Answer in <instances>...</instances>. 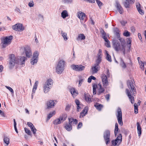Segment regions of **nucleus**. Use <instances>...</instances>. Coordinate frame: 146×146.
<instances>
[{
	"mask_svg": "<svg viewBox=\"0 0 146 146\" xmlns=\"http://www.w3.org/2000/svg\"><path fill=\"white\" fill-rule=\"evenodd\" d=\"M113 31L114 34L117 36V39L119 40L121 43V45L117 40L114 39L112 40L113 47L116 51H117L119 50L122 51L124 54H125L126 46L125 40L124 39L120 37L119 30L117 28L114 29Z\"/></svg>",
	"mask_w": 146,
	"mask_h": 146,
	"instance_id": "1",
	"label": "nucleus"
},
{
	"mask_svg": "<svg viewBox=\"0 0 146 146\" xmlns=\"http://www.w3.org/2000/svg\"><path fill=\"white\" fill-rule=\"evenodd\" d=\"M10 60L9 66L10 68L13 67L15 64H17L19 62V64L23 65L25 64V61L27 59L26 57L23 56L21 57L19 61L18 59L16 58L14 54H11L10 56Z\"/></svg>",
	"mask_w": 146,
	"mask_h": 146,
	"instance_id": "2",
	"label": "nucleus"
},
{
	"mask_svg": "<svg viewBox=\"0 0 146 146\" xmlns=\"http://www.w3.org/2000/svg\"><path fill=\"white\" fill-rule=\"evenodd\" d=\"M13 38L12 36H9L4 37L1 39L2 47L3 48H5L7 46L10 44L11 40Z\"/></svg>",
	"mask_w": 146,
	"mask_h": 146,
	"instance_id": "3",
	"label": "nucleus"
},
{
	"mask_svg": "<svg viewBox=\"0 0 146 146\" xmlns=\"http://www.w3.org/2000/svg\"><path fill=\"white\" fill-rule=\"evenodd\" d=\"M53 83V80L51 78H49L47 80L43 87V91L45 93H46L50 91Z\"/></svg>",
	"mask_w": 146,
	"mask_h": 146,
	"instance_id": "4",
	"label": "nucleus"
},
{
	"mask_svg": "<svg viewBox=\"0 0 146 146\" xmlns=\"http://www.w3.org/2000/svg\"><path fill=\"white\" fill-rule=\"evenodd\" d=\"M65 61L63 60H60L58 63L56 68V72L59 74H61L64 70V65Z\"/></svg>",
	"mask_w": 146,
	"mask_h": 146,
	"instance_id": "5",
	"label": "nucleus"
},
{
	"mask_svg": "<svg viewBox=\"0 0 146 146\" xmlns=\"http://www.w3.org/2000/svg\"><path fill=\"white\" fill-rule=\"evenodd\" d=\"M103 137L106 144L108 145L110 141V131L108 130L105 131L103 134Z\"/></svg>",
	"mask_w": 146,
	"mask_h": 146,
	"instance_id": "6",
	"label": "nucleus"
},
{
	"mask_svg": "<svg viewBox=\"0 0 146 146\" xmlns=\"http://www.w3.org/2000/svg\"><path fill=\"white\" fill-rule=\"evenodd\" d=\"M117 118L118 123L119 125H123V123L122 120V114L121 109L118 107L117 110Z\"/></svg>",
	"mask_w": 146,
	"mask_h": 146,
	"instance_id": "7",
	"label": "nucleus"
},
{
	"mask_svg": "<svg viewBox=\"0 0 146 146\" xmlns=\"http://www.w3.org/2000/svg\"><path fill=\"white\" fill-rule=\"evenodd\" d=\"M122 135L119 134L115 140L111 141L112 144L113 145H119L122 141Z\"/></svg>",
	"mask_w": 146,
	"mask_h": 146,
	"instance_id": "8",
	"label": "nucleus"
},
{
	"mask_svg": "<svg viewBox=\"0 0 146 146\" xmlns=\"http://www.w3.org/2000/svg\"><path fill=\"white\" fill-rule=\"evenodd\" d=\"M70 67L73 70L77 71H82L85 68L84 66L81 65L72 64Z\"/></svg>",
	"mask_w": 146,
	"mask_h": 146,
	"instance_id": "9",
	"label": "nucleus"
},
{
	"mask_svg": "<svg viewBox=\"0 0 146 146\" xmlns=\"http://www.w3.org/2000/svg\"><path fill=\"white\" fill-rule=\"evenodd\" d=\"M127 84L128 88L132 91L133 94L136 93V90L133 86L134 83L132 80H129L127 81Z\"/></svg>",
	"mask_w": 146,
	"mask_h": 146,
	"instance_id": "10",
	"label": "nucleus"
},
{
	"mask_svg": "<svg viewBox=\"0 0 146 146\" xmlns=\"http://www.w3.org/2000/svg\"><path fill=\"white\" fill-rule=\"evenodd\" d=\"M101 76L103 86L104 87L106 88L108 85L107 77L104 74H102Z\"/></svg>",
	"mask_w": 146,
	"mask_h": 146,
	"instance_id": "11",
	"label": "nucleus"
},
{
	"mask_svg": "<svg viewBox=\"0 0 146 146\" xmlns=\"http://www.w3.org/2000/svg\"><path fill=\"white\" fill-rule=\"evenodd\" d=\"M24 50L27 57L30 58L32 56V52L30 47L28 46H26L25 47Z\"/></svg>",
	"mask_w": 146,
	"mask_h": 146,
	"instance_id": "12",
	"label": "nucleus"
},
{
	"mask_svg": "<svg viewBox=\"0 0 146 146\" xmlns=\"http://www.w3.org/2000/svg\"><path fill=\"white\" fill-rule=\"evenodd\" d=\"M12 28L14 30L21 31L24 30V28L23 27L22 25L21 24H17L12 27Z\"/></svg>",
	"mask_w": 146,
	"mask_h": 146,
	"instance_id": "13",
	"label": "nucleus"
},
{
	"mask_svg": "<svg viewBox=\"0 0 146 146\" xmlns=\"http://www.w3.org/2000/svg\"><path fill=\"white\" fill-rule=\"evenodd\" d=\"M56 103V102L55 100H50L48 101L47 103V108L49 109L53 108Z\"/></svg>",
	"mask_w": 146,
	"mask_h": 146,
	"instance_id": "14",
	"label": "nucleus"
},
{
	"mask_svg": "<svg viewBox=\"0 0 146 146\" xmlns=\"http://www.w3.org/2000/svg\"><path fill=\"white\" fill-rule=\"evenodd\" d=\"M100 68V67L99 65L94 64L92 67L91 70L93 74H96L98 72Z\"/></svg>",
	"mask_w": 146,
	"mask_h": 146,
	"instance_id": "15",
	"label": "nucleus"
},
{
	"mask_svg": "<svg viewBox=\"0 0 146 146\" xmlns=\"http://www.w3.org/2000/svg\"><path fill=\"white\" fill-rule=\"evenodd\" d=\"M126 92L131 103L132 104L134 102V98L133 96H131V93L132 94V92L131 91H130L128 89L126 90Z\"/></svg>",
	"mask_w": 146,
	"mask_h": 146,
	"instance_id": "16",
	"label": "nucleus"
},
{
	"mask_svg": "<svg viewBox=\"0 0 146 146\" xmlns=\"http://www.w3.org/2000/svg\"><path fill=\"white\" fill-rule=\"evenodd\" d=\"M72 119H69V123H66L65 125L64 128L66 129L68 131H71L72 128Z\"/></svg>",
	"mask_w": 146,
	"mask_h": 146,
	"instance_id": "17",
	"label": "nucleus"
},
{
	"mask_svg": "<svg viewBox=\"0 0 146 146\" xmlns=\"http://www.w3.org/2000/svg\"><path fill=\"white\" fill-rule=\"evenodd\" d=\"M27 125L29 127L31 131L33 132V133L35 135L36 134V130L33 125L30 122H28L27 123Z\"/></svg>",
	"mask_w": 146,
	"mask_h": 146,
	"instance_id": "18",
	"label": "nucleus"
},
{
	"mask_svg": "<svg viewBox=\"0 0 146 146\" xmlns=\"http://www.w3.org/2000/svg\"><path fill=\"white\" fill-rule=\"evenodd\" d=\"M88 107H86L84 108V110L80 113V115L79 116L80 118L83 117L84 116L86 115L88 113Z\"/></svg>",
	"mask_w": 146,
	"mask_h": 146,
	"instance_id": "19",
	"label": "nucleus"
},
{
	"mask_svg": "<svg viewBox=\"0 0 146 146\" xmlns=\"http://www.w3.org/2000/svg\"><path fill=\"white\" fill-rule=\"evenodd\" d=\"M116 7L119 13L121 14H122L123 12V10L121 5L118 2H116Z\"/></svg>",
	"mask_w": 146,
	"mask_h": 146,
	"instance_id": "20",
	"label": "nucleus"
},
{
	"mask_svg": "<svg viewBox=\"0 0 146 146\" xmlns=\"http://www.w3.org/2000/svg\"><path fill=\"white\" fill-rule=\"evenodd\" d=\"M98 85L97 84H94L93 86V95H95L96 93V89L98 88L102 87V86L101 83H99L98 84Z\"/></svg>",
	"mask_w": 146,
	"mask_h": 146,
	"instance_id": "21",
	"label": "nucleus"
},
{
	"mask_svg": "<svg viewBox=\"0 0 146 146\" xmlns=\"http://www.w3.org/2000/svg\"><path fill=\"white\" fill-rule=\"evenodd\" d=\"M63 119V117L62 116H60L58 118L54 120L53 121V123L54 125H58L61 123V121Z\"/></svg>",
	"mask_w": 146,
	"mask_h": 146,
	"instance_id": "22",
	"label": "nucleus"
},
{
	"mask_svg": "<svg viewBox=\"0 0 146 146\" xmlns=\"http://www.w3.org/2000/svg\"><path fill=\"white\" fill-rule=\"evenodd\" d=\"M85 16V14L81 11H79L78 12V17L80 20H83Z\"/></svg>",
	"mask_w": 146,
	"mask_h": 146,
	"instance_id": "23",
	"label": "nucleus"
},
{
	"mask_svg": "<svg viewBox=\"0 0 146 146\" xmlns=\"http://www.w3.org/2000/svg\"><path fill=\"white\" fill-rule=\"evenodd\" d=\"M70 91L73 97L74 95L75 96H76L78 94V92L74 88H70Z\"/></svg>",
	"mask_w": 146,
	"mask_h": 146,
	"instance_id": "24",
	"label": "nucleus"
},
{
	"mask_svg": "<svg viewBox=\"0 0 146 146\" xmlns=\"http://www.w3.org/2000/svg\"><path fill=\"white\" fill-rule=\"evenodd\" d=\"M10 139L9 137L6 136H4L3 138L4 143L5 144V146H7L9 143Z\"/></svg>",
	"mask_w": 146,
	"mask_h": 146,
	"instance_id": "25",
	"label": "nucleus"
},
{
	"mask_svg": "<svg viewBox=\"0 0 146 146\" xmlns=\"http://www.w3.org/2000/svg\"><path fill=\"white\" fill-rule=\"evenodd\" d=\"M137 131L139 136L140 137L141 134V128L140 126L139 123L137 122Z\"/></svg>",
	"mask_w": 146,
	"mask_h": 146,
	"instance_id": "26",
	"label": "nucleus"
},
{
	"mask_svg": "<svg viewBox=\"0 0 146 146\" xmlns=\"http://www.w3.org/2000/svg\"><path fill=\"white\" fill-rule=\"evenodd\" d=\"M120 65L121 67L123 68H125L126 67V66L121 58H120Z\"/></svg>",
	"mask_w": 146,
	"mask_h": 146,
	"instance_id": "27",
	"label": "nucleus"
},
{
	"mask_svg": "<svg viewBox=\"0 0 146 146\" xmlns=\"http://www.w3.org/2000/svg\"><path fill=\"white\" fill-rule=\"evenodd\" d=\"M61 16L64 19L68 17V14L67 11L66 10L63 11L61 13Z\"/></svg>",
	"mask_w": 146,
	"mask_h": 146,
	"instance_id": "28",
	"label": "nucleus"
},
{
	"mask_svg": "<svg viewBox=\"0 0 146 146\" xmlns=\"http://www.w3.org/2000/svg\"><path fill=\"white\" fill-rule=\"evenodd\" d=\"M105 52L106 54V59L109 62H111L112 61V60L111 56L109 54L107 51L106 50Z\"/></svg>",
	"mask_w": 146,
	"mask_h": 146,
	"instance_id": "29",
	"label": "nucleus"
},
{
	"mask_svg": "<svg viewBox=\"0 0 146 146\" xmlns=\"http://www.w3.org/2000/svg\"><path fill=\"white\" fill-rule=\"evenodd\" d=\"M85 37L84 34H79L78 35V37L76 39L78 40H84L85 39Z\"/></svg>",
	"mask_w": 146,
	"mask_h": 146,
	"instance_id": "30",
	"label": "nucleus"
},
{
	"mask_svg": "<svg viewBox=\"0 0 146 146\" xmlns=\"http://www.w3.org/2000/svg\"><path fill=\"white\" fill-rule=\"evenodd\" d=\"M105 91V89L103 87L101 88H98L97 94L98 95H100L102 94Z\"/></svg>",
	"mask_w": 146,
	"mask_h": 146,
	"instance_id": "31",
	"label": "nucleus"
},
{
	"mask_svg": "<svg viewBox=\"0 0 146 146\" xmlns=\"http://www.w3.org/2000/svg\"><path fill=\"white\" fill-rule=\"evenodd\" d=\"M38 83V81H36L35 82V83L33 85L32 90V92L33 93H35V92L36 90L37 89Z\"/></svg>",
	"mask_w": 146,
	"mask_h": 146,
	"instance_id": "32",
	"label": "nucleus"
},
{
	"mask_svg": "<svg viewBox=\"0 0 146 146\" xmlns=\"http://www.w3.org/2000/svg\"><path fill=\"white\" fill-rule=\"evenodd\" d=\"M94 106L99 111H100L101 110L102 108L103 107V106L102 105L98 103L94 105Z\"/></svg>",
	"mask_w": 146,
	"mask_h": 146,
	"instance_id": "33",
	"label": "nucleus"
},
{
	"mask_svg": "<svg viewBox=\"0 0 146 146\" xmlns=\"http://www.w3.org/2000/svg\"><path fill=\"white\" fill-rule=\"evenodd\" d=\"M85 99L86 101L88 103L91 102L90 96L89 95L85 94Z\"/></svg>",
	"mask_w": 146,
	"mask_h": 146,
	"instance_id": "34",
	"label": "nucleus"
},
{
	"mask_svg": "<svg viewBox=\"0 0 146 146\" xmlns=\"http://www.w3.org/2000/svg\"><path fill=\"white\" fill-rule=\"evenodd\" d=\"M61 34L63 38L64 39V40H67L68 38L67 36V33L65 32H64L62 31H61Z\"/></svg>",
	"mask_w": 146,
	"mask_h": 146,
	"instance_id": "35",
	"label": "nucleus"
},
{
	"mask_svg": "<svg viewBox=\"0 0 146 146\" xmlns=\"http://www.w3.org/2000/svg\"><path fill=\"white\" fill-rule=\"evenodd\" d=\"M119 130L118 128V124L117 123H116L115 125V128L114 130V133L115 135L116 136L117 134L118 133V132Z\"/></svg>",
	"mask_w": 146,
	"mask_h": 146,
	"instance_id": "36",
	"label": "nucleus"
},
{
	"mask_svg": "<svg viewBox=\"0 0 146 146\" xmlns=\"http://www.w3.org/2000/svg\"><path fill=\"white\" fill-rule=\"evenodd\" d=\"M38 60V59L33 58L31 59V63L32 65H34L36 64Z\"/></svg>",
	"mask_w": 146,
	"mask_h": 146,
	"instance_id": "37",
	"label": "nucleus"
},
{
	"mask_svg": "<svg viewBox=\"0 0 146 146\" xmlns=\"http://www.w3.org/2000/svg\"><path fill=\"white\" fill-rule=\"evenodd\" d=\"M55 113L56 112L55 111H53L52 112H50L47 116V119H50L51 117L55 114Z\"/></svg>",
	"mask_w": 146,
	"mask_h": 146,
	"instance_id": "38",
	"label": "nucleus"
},
{
	"mask_svg": "<svg viewBox=\"0 0 146 146\" xmlns=\"http://www.w3.org/2000/svg\"><path fill=\"white\" fill-rule=\"evenodd\" d=\"M129 1L128 0H125V1L124 3V5L125 7L126 8H129Z\"/></svg>",
	"mask_w": 146,
	"mask_h": 146,
	"instance_id": "39",
	"label": "nucleus"
},
{
	"mask_svg": "<svg viewBox=\"0 0 146 146\" xmlns=\"http://www.w3.org/2000/svg\"><path fill=\"white\" fill-rule=\"evenodd\" d=\"M102 60V57H97V59L96 60V63L95 64L99 65Z\"/></svg>",
	"mask_w": 146,
	"mask_h": 146,
	"instance_id": "40",
	"label": "nucleus"
},
{
	"mask_svg": "<svg viewBox=\"0 0 146 146\" xmlns=\"http://www.w3.org/2000/svg\"><path fill=\"white\" fill-rule=\"evenodd\" d=\"M123 35L125 36L128 37L130 36V33L127 31H125L123 33Z\"/></svg>",
	"mask_w": 146,
	"mask_h": 146,
	"instance_id": "41",
	"label": "nucleus"
},
{
	"mask_svg": "<svg viewBox=\"0 0 146 146\" xmlns=\"http://www.w3.org/2000/svg\"><path fill=\"white\" fill-rule=\"evenodd\" d=\"M38 52L37 51H35L33 54V58L38 59Z\"/></svg>",
	"mask_w": 146,
	"mask_h": 146,
	"instance_id": "42",
	"label": "nucleus"
},
{
	"mask_svg": "<svg viewBox=\"0 0 146 146\" xmlns=\"http://www.w3.org/2000/svg\"><path fill=\"white\" fill-rule=\"evenodd\" d=\"M100 32L102 35V37L103 38L106 37V33L103 29H101Z\"/></svg>",
	"mask_w": 146,
	"mask_h": 146,
	"instance_id": "43",
	"label": "nucleus"
},
{
	"mask_svg": "<svg viewBox=\"0 0 146 146\" xmlns=\"http://www.w3.org/2000/svg\"><path fill=\"white\" fill-rule=\"evenodd\" d=\"M62 2L65 4H71L73 2V0H62Z\"/></svg>",
	"mask_w": 146,
	"mask_h": 146,
	"instance_id": "44",
	"label": "nucleus"
},
{
	"mask_svg": "<svg viewBox=\"0 0 146 146\" xmlns=\"http://www.w3.org/2000/svg\"><path fill=\"white\" fill-rule=\"evenodd\" d=\"M134 112L135 113L137 114L138 113V106H137V104L135 103L134 105Z\"/></svg>",
	"mask_w": 146,
	"mask_h": 146,
	"instance_id": "45",
	"label": "nucleus"
},
{
	"mask_svg": "<svg viewBox=\"0 0 146 146\" xmlns=\"http://www.w3.org/2000/svg\"><path fill=\"white\" fill-rule=\"evenodd\" d=\"M25 132L29 135H31V132L30 130H29L28 128L25 127L24 128Z\"/></svg>",
	"mask_w": 146,
	"mask_h": 146,
	"instance_id": "46",
	"label": "nucleus"
},
{
	"mask_svg": "<svg viewBox=\"0 0 146 146\" xmlns=\"http://www.w3.org/2000/svg\"><path fill=\"white\" fill-rule=\"evenodd\" d=\"M70 119H72V123H71V124L72 125L73 123L74 124H76L77 122V120L76 119H74L73 118H69L68 120Z\"/></svg>",
	"mask_w": 146,
	"mask_h": 146,
	"instance_id": "47",
	"label": "nucleus"
},
{
	"mask_svg": "<svg viewBox=\"0 0 146 146\" xmlns=\"http://www.w3.org/2000/svg\"><path fill=\"white\" fill-rule=\"evenodd\" d=\"M131 38H129L127 40V44L129 45V48H130L131 46Z\"/></svg>",
	"mask_w": 146,
	"mask_h": 146,
	"instance_id": "48",
	"label": "nucleus"
},
{
	"mask_svg": "<svg viewBox=\"0 0 146 146\" xmlns=\"http://www.w3.org/2000/svg\"><path fill=\"white\" fill-rule=\"evenodd\" d=\"M139 63L140 66V68L143 70L144 69V64L142 61H139Z\"/></svg>",
	"mask_w": 146,
	"mask_h": 146,
	"instance_id": "49",
	"label": "nucleus"
},
{
	"mask_svg": "<svg viewBox=\"0 0 146 146\" xmlns=\"http://www.w3.org/2000/svg\"><path fill=\"white\" fill-rule=\"evenodd\" d=\"M28 5L30 7H33L34 5V3L33 1H31L29 3Z\"/></svg>",
	"mask_w": 146,
	"mask_h": 146,
	"instance_id": "50",
	"label": "nucleus"
},
{
	"mask_svg": "<svg viewBox=\"0 0 146 146\" xmlns=\"http://www.w3.org/2000/svg\"><path fill=\"white\" fill-rule=\"evenodd\" d=\"M96 1L99 7H100L102 5V3L99 0H96Z\"/></svg>",
	"mask_w": 146,
	"mask_h": 146,
	"instance_id": "51",
	"label": "nucleus"
},
{
	"mask_svg": "<svg viewBox=\"0 0 146 146\" xmlns=\"http://www.w3.org/2000/svg\"><path fill=\"white\" fill-rule=\"evenodd\" d=\"M6 87L11 92L12 94H13L14 93V92L13 89L9 87H8L7 86H6Z\"/></svg>",
	"mask_w": 146,
	"mask_h": 146,
	"instance_id": "52",
	"label": "nucleus"
},
{
	"mask_svg": "<svg viewBox=\"0 0 146 146\" xmlns=\"http://www.w3.org/2000/svg\"><path fill=\"white\" fill-rule=\"evenodd\" d=\"M137 10L139 13L141 15H143L144 14V13L142 9H141V8L138 9Z\"/></svg>",
	"mask_w": 146,
	"mask_h": 146,
	"instance_id": "53",
	"label": "nucleus"
},
{
	"mask_svg": "<svg viewBox=\"0 0 146 146\" xmlns=\"http://www.w3.org/2000/svg\"><path fill=\"white\" fill-rule=\"evenodd\" d=\"M120 23L123 26H125L127 23V22L126 21L122 20L120 21Z\"/></svg>",
	"mask_w": 146,
	"mask_h": 146,
	"instance_id": "54",
	"label": "nucleus"
},
{
	"mask_svg": "<svg viewBox=\"0 0 146 146\" xmlns=\"http://www.w3.org/2000/svg\"><path fill=\"white\" fill-rule=\"evenodd\" d=\"M136 8L137 9V10L140 9L141 7L140 4L139 3H136Z\"/></svg>",
	"mask_w": 146,
	"mask_h": 146,
	"instance_id": "55",
	"label": "nucleus"
},
{
	"mask_svg": "<svg viewBox=\"0 0 146 146\" xmlns=\"http://www.w3.org/2000/svg\"><path fill=\"white\" fill-rule=\"evenodd\" d=\"M84 81L83 79H81L79 81V84H78V87H79L81 86V84L82 83V82Z\"/></svg>",
	"mask_w": 146,
	"mask_h": 146,
	"instance_id": "56",
	"label": "nucleus"
},
{
	"mask_svg": "<svg viewBox=\"0 0 146 146\" xmlns=\"http://www.w3.org/2000/svg\"><path fill=\"white\" fill-rule=\"evenodd\" d=\"M82 125V123L81 122H80L78 125L77 129H79L80 128Z\"/></svg>",
	"mask_w": 146,
	"mask_h": 146,
	"instance_id": "57",
	"label": "nucleus"
},
{
	"mask_svg": "<svg viewBox=\"0 0 146 146\" xmlns=\"http://www.w3.org/2000/svg\"><path fill=\"white\" fill-rule=\"evenodd\" d=\"M105 44L106 46L108 47H110V42L109 41H108H108L107 42H105Z\"/></svg>",
	"mask_w": 146,
	"mask_h": 146,
	"instance_id": "58",
	"label": "nucleus"
},
{
	"mask_svg": "<svg viewBox=\"0 0 146 146\" xmlns=\"http://www.w3.org/2000/svg\"><path fill=\"white\" fill-rule=\"evenodd\" d=\"M84 1L91 3H94L95 2V0H83Z\"/></svg>",
	"mask_w": 146,
	"mask_h": 146,
	"instance_id": "59",
	"label": "nucleus"
},
{
	"mask_svg": "<svg viewBox=\"0 0 146 146\" xmlns=\"http://www.w3.org/2000/svg\"><path fill=\"white\" fill-rule=\"evenodd\" d=\"M75 102L77 106L80 105V102L79 100H75Z\"/></svg>",
	"mask_w": 146,
	"mask_h": 146,
	"instance_id": "60",
	"label": "nucleus"
},
{
	"mask_svg": "<svg viewBox=\"0 0 146 146\" xmlns=\"http://www.w3.org/2000/svg\"><path fill=\"white\" fill-rule=\"evenodd\" d=\"M110 97V95L109 94L106 95L105 96V97L106 99L108 101L109 100Z\"/></svg>",
	"mask_w": 146,
	"mask_h": 146,
	"instance_id": "61",
	"label": "nucleus"
},
{
	"mask_svg": "<svg viewBox=\"0 0 146 146\" xmlns=\"http://www.w3.org/2000/svg\"><path fill=\"white\" fill-rule=\"evenodd\" d=\"M70 109V106L69 105H67L65 108V110L66 111H68Z\"/></svg>",
	"mask_w": 146,
	"mask_h": 146,
	"instance_id": "62",
	"label": "nucleus"
},
{
	"mask_svg": "<svg viewBox=\"0 0 146 146\" xmlns=\"http://www.w3.org/2000/svg\"><path fill=\"white\" fill-rule=\"evenodd\" d=\"M138 37H139V39L140 40H141L142 38V37H141V35L140 33H138Z\"/></svg>",
	"mask_w": 146,
	"mask_h": 146,
	"instance_id": "63",
	"label": "nucleus"
},
{
	"mask_svg": "<svg viewBox=\"0 0 146 146\" xmlns=\"http://www.w3.org/2000/svg\"><path fill=\"white\" fill-rule=\"evenodd\" d=\"M130 3L132 4L135 2V0H128Z\"/></svg>",
	"mask_w": 146,
	"mask_h": 146,
	"instance_id": "64",
	"label": "nucleus"
}]
</instances>
